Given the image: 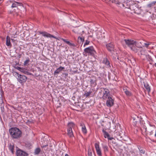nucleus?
<instances>
[{"label": "nucleus", "instance_id": "a19ab883", "mask_svg": "<svg viewBox=\"0 0 156 156\" xmlns=\"http://www.w3.org/2000/svg\"><path fill=\"white\" fill-rule=\"evenodd\" d=\"M108 139L109 140H112L113 139V138L112 137H110L109 136H108V137H107Z\"/></svg>", "mask_w": 156, "mask_h": 156}, {"label": "nucleus", "instance_id": "c756f323", "mask_svg": "<svg viewBox=\"0 0 156 156\" xmlns=\"http://www.w3.org/2000/svg\"><path fill=\"white\" fill-rule=\"evenodd\" d=\"M17 6H18V2H14L12 4V8L16 7Z\"/></svg>", "mask_w": 156, "mask_h": 156}, {"label": "nucleus", "instance_id": "603ef678", "mask_svg": "<svg viewBox=\"0 0 156 156\" xmlns=\"http://www.w3.org/2000/svg\"><path fill=\"white\" fill-rule=\"evenodd\" d=\"M155 65H156V63L155 64Z\"/></svg>", "mask_w": 156, "mask_h": 156}, {"label": "nucleus", "instance_id": "393cba45", "mask_svg": "<svg viewBox=\"0 0 156 156\" xmlns=\"http://www.w3.org/2000/svg\"><path fill=\"white\" fill-rule=\"evenodd\" d=\"M156 3V1H153L151 3L148 4L147 5L148 7H150L155 5Z\"/></svg>", "mask_w": 156, "mask_h": 156}, {"label": "nucleus", "instance_id": "473e14b6", "mask_svg": "<svg viewBox=\"0 0 156 156\" xmlns=\"http://www.w3.org/2000/svg\"><path fill=\"white\" fill-rule=\"evenodd\" d=\"M3 102L2 95L1 94H0V104H2Z\"/></svg>", "mask_w": 156, "mask_h": 156}, {"label": "nucleus", "instance_id": "79ce46f5", "mask_svg": "<svg viewBox=\"0 0 156 156\" xmlns=\"http://www.w3.org/2000/svg\"><path fill=\"white\" fill-rule=\"evenodd\" d=\"M22 5H23L22 3L18 2V5L21 6Z\"/></svg>", "mask_w": 156, "mask_h": 156}, {"label": "nucleus", "instance_id": "7ed1b4c3", "mask_svg": "<svg viewBox=\"0 0 156 156\" xmlns=\"http://www.w3.org/2000/svg\"><path fill=\"white\" fill-rule=\"evenodd\" d=\"M14 74L16 76L18 81L21 84H23L26 81L27 77L25 76L19 74L16 72H15Z\"/></svg>", "mask_w": 156, "mask_h": 156}, {"label": "nucleus", "instance_id": "0eeeda50", "mask_svg": "<svg viewBox=\"0 0 156 156\" xmlns=\"http://www.w3.org/2000/svg\"><path fill=\"white\" fill-rule=\"evenodd\" d=\"M94 146L97 154L98 156H101L102 153L101 149L99 147V143H95L94 144Z\"/></svg>", "mask_w": 156, "mask_h": 156}, {"label": "nucleus", "instance_id": "f3484780", "mask_svg": "<svg viewBox=\"0 0 156 156\" xmlns=\"http://www.w3.org/2000/svg\"><path fill=\"white\" fill-rule=\"evenodd\" d=\"M14 146L11 144L9 145V149L10 151L12 154H13L14 153Z\"/></svg>", "mask_w": 156, "mask_h": 156}, {"label": "nucleus", "instance_id": "de8ad7c7", "mask_svg": "<svg viewBox=\"0 0 156 156\" xmlns=\"http://www.w3.org/2000/svg\"><path fill=\"white\" fill-rule=\"evenodd\" d=\"M65 156H69V155L67 154H66Z\"/></svg>", "mask_w": 156, "mask_h": 156}, {"label": "nucleus", "instance_id": "58836bf2", "mask_svg": "<svg viewBox=\"0 0 156 156\" xmlns=\"http://www.w3.org/2000/svg\"><path fill=\"white\" fill-rule=\"evenodd\" d=\"M11 37L14 38H15L16 37V34H12V35Z\"/></svg>", "mask_w": 156, "mask_h": 156}, {"label": "nucleus", "instance_id": "1a4fd4ad", "mask_svg": "<svg viewBox=\"0 0 156 156\" xmlns=\"http://www.w3.org/2000/svg\"><path fill=\"white\" fill-rule=\"evenodd\" d=\"M106 104L108 107H111L114 104V100L110 97L107 99Z\"/></svg>", "mask_w": 156, "mask_h": 156}, {"label": "nucleus", "instance_id": "b1692460", "mask_svg": "<svg viewBox=\"0 0 156 156\" xmlns=\"http://www.w3.org/2000/svg\"><path fill=\"white\" fill-rule=\"evenodd\" d=\"M91 93H92V91H89V92H86L85 93V94H84V96H86V97H87L88 96H89L90 95Z\"/></svg>", "mask_w": 156, "mask_h": 156}, {"label": "nucleus", "instance_id": "412c9836", "mask_svg": "<svg viewBox=\"0 0 156 156\" xmlns=\"http://www.w3.org/2000/svg\"><path fill=\"white\" fill-rule=\"evenodd\" d=\"M134 45L137 48H141L142 47L141 42H136L135 41Z\"/></svg>", "mask_w": 156, "mask_h": 156}, {"label": "nucleus", "instance_id": "8fccbe9b", "mask_svg": "<svg viewBox=\"0 0 156 156\" xmlns=\"http://www.w3.org/2000/svg\"><path fill=\"white\" fill-rule=\"evenodd\" d=\"M154 136H155V137H156V131H155V133Z\"/></svg>", "mask_w": 156, "mask_h": 156}, {"label": "nucleus", "instance_id": "c03bdc74", "mask_svg": "<svg viewBox=\"0 0 156 156\" xmlns=\"http://www.w3.org/2000/svg\"><path fill=\"white\" fill-rule=\"evenodd\" d=\"M144 50H142L141 51V54L142 55H144V53H143V52H144Z\"/></svg>", "mask_w": 156, "mask_h": 156}, {"label": "nucleus", "instance_id": "2eb2a0df", "mask_svg": "<svg viewBox=\"0 0 156 156\" xmlns=\"http://www.w3.org/2000/svg\"><path fill=\"white\" fill-rule=\"evenodd\" d=\"M80 126L82 127V130L84 134H86L87 133V130L85 125L83 123H81Z\"/></svg>", "mask_w": 156, "mask_h": 156}, {"label": "nucleus", "instance_id": "4be33fe9", "mask_svg": "<svg viewBox=\"0 0 156 156\" xmlns=\"http://www.w3.org/2000/svg\"><path fill=\"white\" fill-rule=\"evenodd\" d=\"M102 132L103 133L105 138H107L109 136L108 133L107 132L105 131L104 129H103Z\"/></svg>", "mask_w": 156, "mask_h": 156}, {"label": "nucleus", "instance_id": "5701e85b", "mask_svg": "<svg viewBox=\"0 0 156 156\" xmlns=\"http://www.w3.org/2000/svg\"><path fill=\"white\" fill-rule=\"evenodd\" d=\"M130 48L131 50L135 52H137L138 51V49L136 48V47L135 45L132 46Z\"/></svg>", "mask_w": 156, "mask_h": 156}, {"label": "nucleus", "instance_id": "a18cd8bd", "mask_svg": "<svg viewBox=\"0 0 156 156\" xmlns=\"http://www.w3.org/2000/svg\"><path fill=\"white\" fill-rule=\"evenodd\" d=\"M154 131V130H151V132H150V135H151L153 134V131Z\"/></svg>", "mask_w": 156, "mask_h": 156}, {"label": "nucleus", "instance_id": "dca6fc26", "mask_svg": "<svg viewBox=\"0 0 156 156\" xmlns=\"http://www.w3.org/2000/svg\"><path fill=\"white\" fill-rule=\"evenodd\" d=\"M75 126V124L73 122H69L68 124V129H72Z\"/></svg>", "mask_w": 156, "mask_h": 156}, {"label": "nucleus", "instance_id": "09e8293b", "mask_svg": "<svg viewBox=\"0 0 156 156\" xmlns=\"http://www.w3.org/2000/svg\"><path fill=\"white\" fill-rule=\"evenodd\" d=\"M3 0H0V2H2V1H3Z\"/></svg>", "mask_w": 156, "mask_h": 156}, {"label": "nucleus", "instance_id": "ea45409f", "mask_svg": "<svg viewBox=\"0 0 156 156\" xmlns=\"http://www.w3.org/2000/svg\"><path fill=\"white\" fill-rule=\"evenodd\" d=\"M88 156H92V152H89H89H88Z\"/></svg>", "mask_w": 156, "mask_h": 156}, {"label": "nucleus", "instance_id": "f257e3e1", "mask_svg": "<svg viewBox=\"0 0 156 156\" xmlns=\"http://www.w3.org/2000/svg\"><path fill=\"white\" fill-rule=\"evenodd\" d=\"M9 132L12 137L14 139L20 138L22 135L21 130L16 127L10 128L9 129Z\"/></svg>", "mask_w": 156, "mask_h": 156}, {"label": "nucleus", "instance_id": "c85d7f7f", "mask_svg": "<svg viewBox=\"0 0 156 156\" xmlns=\"http://www.w3.org/2000/svg\"><path fill=\"white\" fill-rule=\"evenodd\" d=\"M40 151V149L39 148H37L35 151V154H39Z\"/></svg>", "mask_w": 156, "mask_h": 156}, {"label": "nucleus", "instance_id": "bb28decb", "mask_svg": "<svg viewBox=\"0 0 156 156\" xmlns=\"http://www.w3.org/2000/svg\"><path fill=\"white\" fill-rule=\"evenodd\" d=\"M112 2L117 4H119L121 2V0H112Z\"/></svg>", "mask_w": 156, "mask_h": 156}, {"label": "nucleus", "instance_id": "c9c22d12", "mask_svg": "<svg viewBox=\"0 0 156 156\" xmlns=\"http://www.w3.org/2000/svg\"><path fill=\"white\" fill-rule=\"evenodd\" d=\"M142 130L146 134L147 133V128H146V127L145 126H144L143 127Z\"/></svg>", "mask_w": 156, "mask_h": 156}, {"label": "nucleus", "instance_id": "cd10ccee", "mask_svg": "<svg viewBox=\"0 0 156 156\" xmlns=\"http://www.w3.org/2000/svg\"><path fill=\"white\" fill-rule=\"evenodd\" d=\"M104 62L105 64L108 66H110V63L109 61H108L107 59H105L104 60Z\"/></svg>", "mask_w": 156, "mask_h": 156}, {"label": "nucleus", "instance_id": "37998d69", "mask_svg": "<svg viewBox=\"0 0 156 156\" xmlns=\"http://www.w3.org/2000/svg\"><path fill=\"white\" fill-rule=\"evenodd\" d=\"M140 151L141 153L142 154H144V151L142 150H140Z\"/></svg>", "mask_w": 156, "mask_h": 156}, {"label": "nucleus", "instance_id": "3c124183", "mask_svg": "<svg viewBox=\"0 0 156 156\" xmlns=\"http://www.w3.org/2000/svg\"><path fill=\"white\" fill-rule=\"evenodd\" d=\"M11 40H12V41H14V39H11Z\"/></svg>", "mask_w": 156, "mask_h": 156}, {"label": "nucleus", "instance_id": "6e6552de", "mask_svg": "<svg viewBox=\"0 0 156 156\" xmlns=\"http://www.w3.org/2000/svg\"><path fill=\"white\" fill-rule=\"evenodd\" d=\"M16 155L17 156H27V154L25 152L18 149L16 151Z\"/></svg>", "mask_w": 156, "mask_h": 156}, {"label": "nucleus", "instance_id": "ddd939ff", "mask_svg": "<svg viewBox=\"0 0 156 156\" xmlns=\"http://www.w3.org/2000/svg\"><path fill=\"white\" fill-rule=\"evenodd\" d=\"M60 40H62L64 42H66L68 44L71 46H75V44L73 43L70 42V41H67V40L63 39V38H61Z\"/></svg>", "mask_w": 156, "mask_h": 156}, {"label": "nucleus", "instance_id": "49530a36", "mask_svg": "<svg viewBox=\"0 0 156 156\" xmlns=\"http://www.w3.org/2000/svg\"><path fill=\"white\" fill-rule=\"evenodd\" d=\"M47 146H48L47 145H43V146H42V148H44V147H46Z\"/></svg>", "mask_w": 156, "mask_h": 156}, {"label": "nucleus", "instance_id": "20e7f679", "mask_svg": "<svg viewBox=\"0 0 156 156\" xmlns=\"http://www.w3.org/2000/svg\"><path fill=\"white\" fill-rule=\"evenodd\" d=\"M84 51L86 53L88 54V55L91 56H94L96 54V52L92 46L85 48Z\"/></svg>", "mask_w": 156, "mask_h": 156}, {"label": "nucleus", "instance_id": "aec40b11", "mask_svg": "<svg viewBox=\"0 0 156 156\" xmlns=\"http://www.w3.org/2000/svg\"><path fill=\"white\" fill-rule=\"evenodd\" d=\"M123 90L126 95L128 96H130L131 95V93L126 88H124Z\"/></svg>", "mask_w": 156, "mask_h": 156}, {"label": "nucleus", "instance_id": "423d86ee", "mask_svg": "<svg viewBox=\"0 0 156 156\" xmlns=\"http://www.w3.org/2000/svg\"><path fill=\"white\" fill-rule=\"evenodd\" d=\"M122 44H125L130 48L132 46L134 45L135 41L129 39H124L122 41Z\"/></svg>", "mask_w": 156, "mask_h": 156}, {"label": "nucleus", "instance_id": "f704fd0d", "mask_svg": "<svg viewBox=\"0 0 156 156\" xmlns=\"http://www.w3.org/2000/svg\"><path fill=\"white\" fill-rule=\"evenodd\" d=\"M151 44V42H148L147 43H144V45L147 48L148 47V46Z\"/></svg>", "mask_w": 156, "mask_h": 156}, {"label": "nucleus", "instance_id": "6ab92c4d", "mask_svg": "<svg viewBox=\"0 0 156 156\" xmlns=\"http://www.w3.org/2000/svg\"><path fill=\"white\" fill-rule=\"evenodd\" d=\"M144 87L145 88L147 91H148V92H150L151 90L150 87L149 86L148 84L147 83H144Z\"/></svg>", "mask_w": 156, "mask_h": 156}, {"label": "nucleus", "instance_id": "e433bc0d", "mask_svg": "<svg viewBox=\"0 0 156 156\" xmlns=\"http://www.w3.org/2000/svg\"><path fill=\"white\" fill-rule=\"evenodd\" d=\"M78 39H80L81 41L82 42L84 40V37L83 36H82V37H78Z\"/></svg>", "mask_w": 156, "mask_h": 156}, {"label": "nucleus", "instance_id": "9d476101", "mask_svg": "<svg viewBox=\"0 0 156 156\" xmlns=\"http://www.w3.org/2000/svg\"><path fill=\"white\" fill-rule=\"evenodd\" d=\"M40 34H42V35L44 37H46L47 38H53L57 39V38L56 37L46 32H40Z\"/></svg>", "mask_w": 156, "mask_h": 156}, {"label": "nucleus", "instance_id": "9b49d317", "mask_svg": "<svg viewBox=\"0 0 156 156\" xmlns=\"http://www.w3.org/2000/svg\"><path fill=\"white\" fill-rule=\"evenodd\" d=\"M107 49L110 51H113L114 49V46L112 43H110L106 45Z\"/></svg>", "mask_w": 156, "mask_h": 156}, {"label": "nucleus", "instance_id": "2f4dec72", "mask_svg": "<svg viewBox=\"0 0 156 156\" xmlns=\"http://www.w3.org/2000/svg\"><path fill=\"white\" fill-rule=\"evenodd\" d=\"M30 60L29 58L26 60L24 63V66H26L27 64L30 62Z\"/></svg>", "mask_w": 156, "mask_h": 156}, {"label": "nucleus", "instance_id": "a211bd4d", "mask_svg": "<svg viewBox=\"0 0 156 156\" xmlns=\"http://www.w3.org/2000/svg\"><path fill=\"white\" fill-rule=\"evenodd\" d=\"M67 134L70 137L73 136V133L72 129H67Z\"/></svg>", "mask_w": 156, "mask_h": 156}, {"label": "nucleus", "instance_id": "72a5a7b5", "mask_svg": "<svg viewBox=\"0 0 156 156\" xmlns=\"http://www.w3.org/2000/svg\"><path fill=\"white\" fill-rule=\"evenodd\" d=\"M88 28L87 29V30H88ZM86 34L87 35H88V37H93L92 35H90V34H89V32L88 31V30H87L86 31V34Z\"/></svg>", "mask_w": 156, "mask_h": 156}, {"label": "nucleus", "instance_id": "f8f14e48", "mask_svg": "<svg viewBox=\"0 0 156 156\" xmlns=\"http://www.w3.org/2000/svg\"><path fill=\"white\" fill-rule=\"evenodd\" d=\"M64 69L65 68L64 67L60 66L59 68L57 69L54 72V74L55 75L56 74H58L59 72Z\"/></svg>", "mask_w": 156, "mask_h": 156}, {"label": "nucleus", "instance_id": "7c9ffc66", "mask_svg": "<svg viewBox=\"0 0 156 156\" xmlns=\"http://www.w3.org/2000/svg\"><path fill=\"white\" fill-rule=\"evenodd\" d=\"M103 147L105 151H108V148L107 146H104Z\"/></svg>", "mask_w": 156, "mask_h": 156}, {"label": "nucleus", "instance_id": "a878e982", "mask_svg": "<svg viewBox=\"0 0 156 156\" xmlns=\"http://www.w3.org/2000/svg\"><path fill=\"white\" fill-rule=\"evenodd\" d=\"M17 69L19 70L20 71L22 72H23V73L25 74H26V73H27V72H26L24 71V69H23V68H20V67H18L17 68Z\"/></svg>", "mask_w": 156, "mask_h": 156}, {"label": "nucleus", "instance_id": "39448f33", "mask_svg": "<svg viewBox=\"0 0 156 156\" xmlns=\"http://www.w3.org/2000/svg\"><path fill=\"white\" fill-rule=\"evenodd\" d=\"M103 92L102 99L104 100H106L110 97V93L109 90L107 88H103L101 90Z\"/></svg>", "mask_w": 156, "mask_h": 156}, {"label": "nucleus", "instance_id": "4c0bfd02", "mask_svg": "<svg viewBox=\"0 0 156 156\" xmlns=\"http://www.w3.org/2000/svg\"><path fill=\"white\" fill-rule=\"evenodd\" d=\"M89 43H90L89 41L87 40H86V41L85 42L84 44V46L88 44H89Z\"/></svg>", "mask_w": 156, "mask_h": 156}, {"label": "nucleus", "instance_id": "4468645a", "mask_svg": "<svg viewBox=\"0 0 156 156\" xmlns=\"http://www.w3.org/2000/svg\"><path fill=\"white\" fill-rule=\"evenodd\" d=\"M6 44L8 46L10 47H11L12 45L10 43V38L9 36H7L6 37Z\"/></svg>", "mask_w": 156, "mask_h": 156}, {"label": "nucleus", "instance_id": "f03ea898", "mask_svg": "<svg viewBox=\"0 0 156 156\" xmlns=\"http://www.w3.org/2000/svg\"><path fill=\"white\" fill-rule=\"evenodd\" d=\"M88 27L84 26L74 27L72 31L75 33L78 34L83 35L84 34H86V31L87 30Z\"/></svg>", "mask_w": 156, "mask_h": 156}]
</instances>
